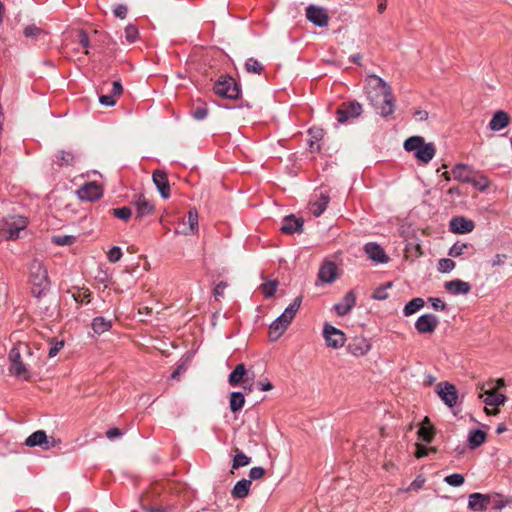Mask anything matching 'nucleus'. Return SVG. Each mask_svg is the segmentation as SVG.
Segmentation results:
<instances>
[{"mask_svg": "<svg viewBox=\"0 0 512 512\" xmlns=\"http://www.w3.org/2000/svg\"><path fill=\"white\" fill-rule=\"evenodd\" d=\"M468 507L474 511H485L489 508V495L473 493L469 496Z\"/></svg>", "mask_w": 512, "mask_h": 512, "instance_id": "25", "label": "nucleus"}, {"mask_svg": "<svg viewBox=\"0 0 512 512\" xmlns=\"http://www.w3.org/2000/svg\"><path fill=\"white\" fill-rule=\"evenodd\" d=\"M425 305V302L422 298L416 297L413 298L411 301H409L403 309V314L405 316H411L417 311H419L421 308H423Z\"/></svg>", "mask_w": 512, "mask_h": 512, "instance_id": "36", "label": "nucleus"}, {"mask_svg": "<svg viewBox=\"0 0 512 512\" xmlns=\"http://www.w3.org/2000/svg\"><path fill=\"white\" fill-rule=\"evenodd\" d=\"M29 282L32 285V294L39 298L50 288L48 271L43 262L39 259H33L28 266Z\"/></svg>", "mask_w": 512, "mask_h": 512, "instance_id": "3", "label": "nucleus"}, {"mask_svg": "<svg viewBox=\"0 0 512 512\" xmlns=\"http://www.w3.org/2000/svg\"><path fill=\"white\" fill-rule=\"evenodd\" d=\"M337 265L332 261H325L319 269L318 277L322 282L332 283L337 279Z\"/></svg>", "mask_w": 512, "mask_h": 512, "instance_id": "20", "label": "nucleus"}, {"mask_svg": "<svg viewBox=\"0 0 512 512\" xmlns=\"http://www.w3.org/2000/svg\"><path fill=\"white\" fill-rule=\"evenodd\" d=\"M347 350L353 356L361 357L371 350V343L363 336H355L349 341Z\"/></svg>", "mask_w": 512, "mask_h": 512, "instance_id": "13", "label": "nucleus"}, {"mask_svg": "<svg viewBox=\"0 0 512 512\" xmlns=\"http://www.w3.org/2000/svg\"><path fill=\"white\" fill-rule=\"evenodd\" d=\"M362 111V105L355 100L343 102L336 110V119L338 123L345 124L350 120L358 118Z\"/></svg>", "mask_w": 512, "mask_h": 512, "instance_id": "7", "label": "nucleus"}, {"mask_svg": "<svg viewBox=\"0 0 512 512\" xmlns=\"http://www.w3.org/2000/svg\"><path fill=\"white\" fill-rule=\"evenodd\" d=\"M364 251L369 259L377 263H387L389 257L384 249L375 242H369L364 246Z\"/></svg>", "mask_w": 512, "mask_h": 512, "instance_id": "16", "label": "nucleus"}, {"mask_svg": "<svg viewBox=\"0 0 512 512\" xmlns=\"http://www.w3.org/2000/svg\"><path fill=\"white\" fill-rule=\"evenodd\" d=\"M265 469L263 467H253L249 471V480H258L265 475Z\"/></svg>", "mask_w": 512, "mask_h": 512, "instance_id": "55", "label": "nucleus"}, {"mask_svg": "<svg viewBox=\"0 0 512 512\" xmlns=\"http://www.w3.org/2000/svg\"><path fill=\"white\" fill-rule=\"evenodd\" d=\"M27 227V220L22 216H9L0 221V242L16 240L19 234Z\"/></svg>", "mask_w": 512, "mask_h": 512, "instance_id": "5", "label": "nucleus"}, {"mask_svg": "<svg viewBox=\"0 0 512 512\" xmlns=\"http://www.w3.org/2000/svg\"><path fill=\"white\" fill-rule=\"evenodd\" d=\"M99 101L102 105L105 106H114L116 104V98L110 93L107 95H101L99 97Z\"/></svg>", "mask_w": 512, "mask_h": 512, "instance_id": "58", "label": "nucleus"}, {"mask_svg": "<svg viewBox=\"0 0 512 512\" xmlns=\"http://www.w3.org/2000/svg\"><path fill=\"white\" fill-rule=\"evenodd\" d=\"M444 481L450 486L459 487L464 483L465 479L463 475L455 473L446 476L444 478Z\"/></svg>", "mask_w": 512, "mask_h": 512, "instance_id": "48", "label": "nucleus"}, {"mask_svg": "<svg viewBox=\"0 0 512 512\" xmlns=\"http://www.w3.org/2000/svg\"><path fill=\"white\" fill-rule=\"evenodd\" d=\"M479 397L483 398V402L486 406H492L497 409L499 406L504 405L507 399L504 394L492 390L485 391L484 394H480Z\"/></svg>", "mask_w": 512, "mask_h": 512, "instance_id": "26", "label": "nucleus"}, {"mask_svg": "<svg viewBox=\"0 0 512 512\" xmlns=\"http://www.w3.org/2000/svg\"><path fill=\"white\" fill-rule=\"evenodd\" d=\"M451 173L453 179L463 183H470L471 178L474 175V170L467 164L458 163L451 169Z\"/></svg>", "mask_w": 512, "mask_h": 512, "instance_id": "19", "label": "nucleus"}, {"mask_svg": "<svg viewBox=\"0 0 512 512\" xmlns=\"http://www.w3.org/2000/svg\"><path fill=\"white\" fill-rule=\"evenodd\" d=\"M436 148L434 143H424L422 147L414 153V156L417 158L418 161L427 164L429 163L433 157L435 156Z\"/></svg>", "mask_w": 512, "mask_h": 512, "instance_id": "29", "label": "nucleus"}, {"mask_svg": "<svg viewBox=\"0 0 512 512\" xmlns=\"http://www.w3.org/2000/svg\"><path fill=\"white\" fill-rule=\"evenodd\" d=\"M244 68L248 73L261 74L264 70L263 65L255 58H248L244 64Z\"/></svg>", "mask_w": 512, "mask_h": 512, "instance_id": "42", "label": "nucleus"}, {"mask_svg": "<svg viewBox=\"0 0 512 512\" xmlns=\"http://www.w3.org/2000/svg\"><path fill=\"white\" fill-rule=\"evenodd\" d=\"M323 337L325 339L326 345L333 349H339L343 347L346 342L345 333L330 324L324 325Z\"/></svg>", "mask_w": 512, "mask_h": 512, "instance_id": "8", "label": "nucleus"}, {"mask_svg": "<svg viewBox=\"0 0 512 512\" xmlns=\"http://www.w3.org/2000/svg\"><path fill=\"white\" fill-rule=\"evenodd\" d=\"M152 180L160 195L164 199H168L170 197V185L167 173L163 170H155L152 174Z\"/></svg>", "mask_w": 512, "mask_h": 512, "instance_id": "15", "label": "nucleus"}, {"mask_svg": "<svg viewBox=\"0 0 512 512\" xmlns=\"http://www.w3.org/2000/svg\"><path fill=\"white\" fill-rule=\"evenodd\" d=\"M425 141L424 138L421 136H411L404 142V149L408 152H414L418 151L422 145H424Z\"/></svg>", "mask_w": 512, "mask_h": 512, "instance_id": "37", "label": "nucleus"}, {"mask_svg": "<svg viewBox=\"0 0 512 512\" xmlns=\"http://www.w3.org/2000/svg\"><path fill=\"white\" fill-rule=\"evenodd\" d=\"M302 297H296L293 302L276 318L269 327L272 340H277L288 328L300 308Z\"/></svg>", "mask_w": 512, "mask_h": 512, "instance_id": "4", "label": "nucleus"}, {"mask_svg": "<svg viewBox=\"0 0 512 512\" xmlns=\"http://www.w3.org/2000/svg\"><path fill=\"white\" fill-rule=\"evenodd\" d=\"M392 286L391 282L386 283L383 286L376 288L372 294V298L376 300H385L388 298L387 289Z\"/></svg>", "mask_w": 512, "mask_h": 512, "instance_id": "47", "label": "nucleus"}, {"mask_svg": "<svg viewBox=\"0 0 512 512\" xmlns=\"http://www.w3.org/2000/svg\"><path fill=\"white\" fill-rule=\"evenodd\" d=\"M250 487H251V480L242 479L234 485V487L231 491V495L233 498L243 499L248 496Z\"/></svg>", "mask_w": 512, "mask_h": 512, "instance_id": "31", "label": "nucleus"}, {"mask_svg": "<svg viewBox=\"0 0 512 512\" xmlns=\"http://www.w3.org/2000/svg\"><path fill=\"white\" fill-rule=\"evenodd\" d=\"M138 35H139L138 28L135 25L129 24L125 28V38H126L127 42L134 43L137 40Z\"/></svg>", "mask_w": 512, "mask_h": 512, "instance_id": "50", "label": "nucleus"}, {"mask_svg": "<svg viewBox=\"0 0 512 512\" xmlns=\"http://www.w3.org/2000/svg\"><path fill=\"white\" fill-rule=\"evenodd\" d=\"M486 441V433L480 429L472 430L468 436V446L474 450Z\"/></svg>", "mask_w": 512, "mask_h": 512, "instance_id": "32", "label": "nucleus"}, {"mask_svg": "<svg viewBox=\"0 0 512 512\" xmlns=\"http://www.w3.org/2000/svg\"><path fill=\"white\" fill-rule=\"evenodd\" d=\"M425 483V479L419 475L417 476L413 481L412 483L410 484V486L408 487V491H411V490H418V489H421L423 487Z\"/></svg>", "mask_w": 512, "mask_h": 512, "instance_id": "61", "label": "nucleus"}, {"mask_svg": "<svg viewBox=\"0 0 512 512\" xmlns=\"http://www.w3.org/2000/svg\"><path fill=\"white\" fill-rule=\"evenodd\" d=\"M366 83L367 96L377 113L382 117L393 114L395 104L391 87L377 75L368 76Z\"/></svg>", "mask_w": 512, "mask_h": 512, "instance_id": "1", "label": "nucleus"}, {"mask_svg": "<svg viewBox=\"0 0 512 512\" xmlns=\"http://www.w3.org/2000/svg\"><path fill=\"white\" fill-rule=\"evenodd\" d=\"M23 34L26 38H31L34 40H40L46 36L45 31L34 24L25 27Z\"/></svg>", "mask_w": 512, "mask_h": 512, "instance_id": "39", "label": "nucleus"}, {"mask_svg": "<svg viewBox=\"0 0 512 512\" xmlns=\"http://www.w3.org/2000/svg\"><path fill=\"white\" fill-rule=\"evenodd\" d=\"M506 502L501 498L500 495H489V507L495 510H500L505 507Z\"/></svg>", "mask_w": 512, "mask_h": 512, "instance_id": "51", "label": "nucleus"}, {"mask_svg": "<svg viewBox=\"0 0 512 512\" xmlns=\"http://www.w3.org/2000/svg\"><path fill=\"white\" fill-rule=\"evenodd\" d=\"M230 409L233 413L240 411L245 404V397L241 392H232L230 394Z\"/></svg>", "mask_w": 512, "mask_h": 512, "instance_id": "38", "label": "nucleus"}, {"mask_svg": "<svg viewBox=\"0 0 512 512\" xmlns=\"http://www.w3.org/2000/svg\"><path fill=\"white\" fill-rule=\"evenodd\" d=\"M437 394L441 400L449 407L456 405L458 400V392L453 384L442 382L437 385Z\"/></svg>", "mask_w": 512, "mask_h": 512, "instance_id": "12", "label": "nucleus"}, {"mask_svg": "<svg viewBox=\"0 0 512 512\" xmlns=\"http://www.w3.org/2000/svg\"><path fill=\"white\" fill-rule=\"evenodd\" d=\"M133 203L136 207V218H143L154 211V204L144 195H138Z\"/></svg>", "mask_w": 512, "mask_h": 512, "instance_id": "22", "label": "nucleus"}, {"mask_svg": "<svg viewBox=\"0 0 512 512\" xmlns=\"http://www.w3.org/2000/svg\"><path fill=\"white\" fill-rule=\"evenodd\" d=\"M428 302L436 311H444L446 309V304L440 298L430 297Z\"/></svg>", "mask_w": 512, "mask_h": 512, "instance_id": "56", "label": "nucleus"}, {"mask_svg": "<svg viewBox=\"0 0 512 512\" xmlns=\"http://www.w3.org/2000/svg\"><path fill=\"white\" fill-rule=\"evenodd\" d=\"M437 268L442 273H448L455 268V262L449 258H443L439 260Z\"/></svg>", "mask_w": 512, "mask_h": 512, "instance_id": "49", "label": "nucleus"}, {"mask_svg": "<svg viewBox=\"0 0 512 512\" xmlns=\"http://www.w3.org/2000/svg\"><path fill=\"white\" fill-rule=\"evenodd\" d=\"M445 289L454 294H468L471 290V285L468 282L462 281L460 279L451 280L445 283Z\"/></svg>", "mask_w": 512, "mask_h": 512, "instance_id": "27", "label": "nucleus"}, {"mask_svg": "<svg viewBox=\"0 0 512 512\" xmlns=\"http://www.w3.org/2000/svg\"><path fill=\"white\" fill-rule=\"evenodd\" d=\"M439 324L437 316L431 313L421 315L415 322V328L420 334H432Z\"/></svg>", "mask_w": 512, "mask_h": 512, "instance_id": "11", "label": "nucleus"}, {"mask_svg": "<svg viewBox=\"0 0 512 512\" xmlns=\"http://www.w3.org/2000/svg\"><path fill=\"white\" fill-rule=\"evenodd\" d=\"M227 287V284L223 281L219 282L215 288H214V291H213V294H214V297L216 300H219L220 298L223 297L224 295V290L226 289Z\"/></svg>", "mask_w": 512, "mask_h": 512, "instance_id": "59", "label": "nucleus"}, {"mask_svg": "<svg viewBox=\"0 0 512 512\" xmlns=\"http://www.w3.org/2000/svg\"><path fill=\"white\" fill-rule=\"evenodd\" d=\"M510 121H511V118L507 112H505L503 110H498L492 116V118L489 122V128L492 131H500V130L506 128L510 124Z\"/></svg>", "mask_w": 512, "mask_h": 512, "instance_id": "23", "label": "nucleus"}, {"mask_svg": "<svg viewBox=\"0 0 512 512\" xmlns=\"http://www.w3.org/2000/svg\"><path fill=\"white\" fill-rule=\"evenodd\" d=\"M470 184L479 191H485L490 186V181L485 175L479 174L477 176H472Z\"/></svg>", "mask_w": 512, "mask_h": 512, "instance_id": "41", "label": "nucleus"}, {"mask_svg": "<svg viewBox=\"0 0 512 512\" xmlns=\"http://www.w3.org/2000/svg\"><path fill=\"white\" fill-rule=\"evenodd\" d=\"M472 247L470 244H467V243H461V242H456L450 249H449V252H448V255L451 256V257H459L461 256L462 254H464L465 250Z\"/></svg>", "mask_w": 512, "mask_h": 512, "instance_id": "45", "label": "nucleus"}, {"mask_svg": "<svg viewBox=\"0 0 512 512\" xmlns=\"http://www.w3.org/2000/svg\"><path fill=\"white\" fill-rule=\"evenodd\" d=\"M112 322L110 320L105 319L104 317H95L92 321V329L97 334H102L111 329Z\"/></svg>", "mask_w": 512, "mask_h": 512, "instance_id": "35", "label": "nucleus"}, {"mask_svg": "<svg viewBox=\"0 0 512 512\" xmlns=\"http://www.w3.org/2000/svg\"><path fill=\"white\" fill-rule=\"evenodd\" d=\"M192 116L196 120H203L208 115V108L205 103L199 102L198 105H196L191 112Z\"/></svg>", "mask_w": 512, "mask_h": 512, "instance_id": "44", "label": "nucleus"}, {"mask_svg": "<svg viewBox=\"0 0 512 512\" xmlns=\"http://www.w3.org/2000/svg\"><path fill=\"white\" fill-rule=\"evenodd\" d=\"M416 447H417L416 452H415V456H416V458H422V457H425V456H427V455H428V453H429L430 451H433V452L435 451V449H434V448H427V447H425V446H423V445H420V444H417V446H416Z\"/></svg>", "mask_w": 512, "mask_h": 512, "instance_id": "62", "label": "nucleus"}, {"mask_svg": "<svg viewBox=\"0 0 512 512\" xmlns=\"http://www.w3.org/2000/svg\"><path fill=\"white\" fill-rule=\"evenodd\" d=\"M278 281H268L260 286V290L266 298L272 297L277 291Z\"/></svg>", "mask_w": 512, "mask_h": 512, "instance_id": "43", "label": "nucleus"}, {"mask_svg": "<svg viewBox=\"0 0 512 512\" xmlns=\"http://www.w3.org/2000/svg\"><path fill=\"white\" fill-rule=\"evenodd\" d=\"M330 202V197L326 192H321L319 197L310 203V212L319 217L327 208Z\"/></svg>", "mask_w": 512, "mask_h": 512, "instance_id": "28", "label": "nucleus"}, {"mask_svg": "<svg viewBox=\"0 0 512 512\" xmlns=\"http://www.w3.org/2000/svg\"><path fill=\"white\" fill-rule=\"evenodd\" d=\"M233 452H234V457L232 460V469L233 470H238L239 468L245 467L250 464L251 458L248 457L247 455H245L242 450H240L237 447H234Z\"/></svg>", "mask_w": 512, "mask_h": 512, "instance_id": "33", "label": "nucleus"}, {"mask_svg": "<svg viewBox=\"0 0 512 512\" xmlns=\"http://www.w3.org/2000/svg\"><path fill=\"white\" fill-rule=\"evenodd\" d=\"M246 375V368L244 364H238L234 370L230 373L228 382L231 386H237L241 381L244 380Z\"/></svg>", "mask_w": 512, "mask_h": 512, "instance_id": "34", "label": "nucleus"}, {"mask_svg": "<svg viewBox=\"0 0 512 512\" xmlns=\"http://www.w3.org/2000/svg\"><path fill=\"white\" fill-rule=\"evenodd\" d=\"M187 222L188 227H184L183 229H176L175 233L177 234H183V235H190L195 234L198 232V211L196 208H191L188 211L187 215Z\"/></svg>", "mask_w": 512, "mask_h": 512, "instance_id": "24", "label": "nucleus"}, {"mask_svg": "<svg viewBox=\"0 0 512 512\" xmlns=\"http://www.w3.org/2000/svg\"><path fill=\"white\" fill-rule=\"evenodd\" d=\"M56 440L52 437H48L46 432L38 430L32 433L25 441L28 447L40 446L44 450L51 449L56 446Z\"/></svg>", "mask_w": 512, "mask_h": 512, "instance_id": "10", "label": "nucleus"}, {"mask_svg": "<svg viewBox=\"0 0 512 512\" xmlns=\"http://www.w3.org/2000/svg\"><path fill=\"white\" fill-rule=\"evenodd\" d=\"M78 37H79V44L85 49V54H88L89 53L88 47L90 45V40H89L87 33L84 30H80Z\"/></svg>", "mask_w": 512, "mask_h": 512, "instance_id": "57", "label": "nucleus"}, {"mask_svg": "<svg viewBox=\"0 0 512 512\" xmlns=\"http://www.w3.org/2000/svg\"><path fill=\"white\" fill-rule=\"evenodd\" d=\"M107 257H108V260H109L111 263H116V262H118V261L121 259V257H122V251H121L120 247L113 246V247L108 251Z\"/></svg>", "mask_w": 512, "mask_h": 512, "instance_id": "54", "label": "nucleus"}, {"mask_svg": "<svg viewBox=\"0 0 512 512\" xmlns=\"http://www.w3.org/2000/svg\"><path fill=\"white\" fill-rule=\"evenodd\" d=\"M213 91L216 95L230 100H236L240 97V85L229 75H222L215 82Z\"/></svg>", "mask_w": 512, "mask_h": 512, "instance_id": "6", "label": "nucleus"}, {"mask_svg": "<svg viewBox=\"0 0 512 512\" xmlns=\"http://www.w3.org/2000/svg\"><path fill=\"white\" fill-rule=\"evenodd\" d=\"M355 305L356 295L354 292L349 291L345 294L340 302L334 305V310L338 316H345L352 310Z\"/></svg>", "mask_w": 512, "mask_h": 512, "instance_id": "18", "label": "nucleus"}, {"mask_svg": "<svg viewBox=\"0 0 512 512\" xmlns=\"http://www.w3.org/2000/svg\"><path fill=\"white\" fill-rule=\"evenodd\" d=\"M76 155L71 150H60L54 155V163L59 167L72 166L75 163Z\"/></svg>", "mask_w": 512, "mask_h": 512, "instance_id": "30", "label": "nucleus"}, {"mask_svg": "<svg viewBox=\"0 0 512 512\" xmlns=\"http://www.w3.org/2000/svg\"><path fill=\"white\" fill-rule=\"evenodd\" d=\"M63 346H64L63 341H56L49 348L48 356L51 358L55 357Z\"/></svg>", "mask_w": 512, "mask_h": 512, "instance_id": "63", "label": "nucleus"}, {"mask_svg": "<svg viewBox=\"0 0 512 512\" xmlns=\"http://www.w3.org/2000/svg\"><path fill=\"white\" fill-rule=\"evenodd\" d=\"M305 16L307 20L318 27H327L329 24V14L327 9L316 5H309L306 7Z\"/></svg>", "mask_w": 512, "mask_h": 512, "instance_id": "9", "label": "nucleus"}, {"mask_svg": "<svg viewBox=\"0 0 512 512\" xmlns=\"http://www.w3.org/2000/svg\"><path fill=\"white\" fill-rule=\"evenodd\" d=\"M112 214L118 219L128 221L132 215V211L129 207H120L112 209Z\"/></svg>", "mask_w": 512, "mask_h": 512, "instance_id": "46", "label": "nucleus"}, {"mask_svg": "<svg viewBox=\"0 0 512 512\" xmlns=\"http://www.w3.org/2000/svg\"><path fill=\"white\" fill-rule=\"evenodd\" d=\"M450 231L457 234H465L473 231L475 224L465 217H454L450 220Z\"/></svg>", "mask_w": 512, "mask_h": 512, "instance_id": "17", "label": "nucleus"}, {"mask_svg": "<svg viewBox=\"0 0 512 512\" xmlns=\"http://www.w3.org/2000/svg\"><path fill=\"white\" fill-rule=\"evenodd\" d=\"M304 221L294 215L286 216L282 221L281 231L285 234H293L302 232Z\"/></svg>", "mask_w": 512, "mask_h": 512, "instance_id": "21", "label": "nucleus"}, {"mask_svg": "<svg viewBox=\"0 0 512 512\" xmlns=\"http://www.w3.org/2000/svg\"><path fill=\"white\" fill-rule=\"evenodd\" d=\"M123 93V87L120 81H114L112 83V90L110 94L114 95V97H119Z\"/></svg>", "mask_w": 512, "mask_h": 512, "instance_id": "64", "label": "nucleus"}, {"mask_svg": "<svg viewBox=\"0 0 512 512\" xmlns=\"http://www.w3.org/2000/svg\"><path fill=\"white\" fill-rule=\"evenodd\" d=\"M77 195L81 200L92 202L102 197L103 190L96 182H89L77 190Z\"/></svg>", "mask_w": 512, "mask_h": 512, "instance_id": "14", "label": "nucleus"}, {"mask_svg": "<svg viewBox=\"0 0 512 512\" xmlns=\"http://www.w3.org/2000/svg\"><path fill=\"white\" fill-rule=\"evenodd\" d=\"M31 358L32 350L29 344L24 341H15L8 353V369L11 375L21 380H29L31 376L29 361Z\"/></svg>", "mask_w": 512, "mask_h": 512, "instance_id": "2", "label": "nucleus"}, {"mask_svg": "<svg viewBox=\"0 0 512 512\" xmlns=\"http://www.w3.org/2000/svg\"><path fill=\"white\" fill-rule=\"evenodd\" d=\"M74 240L75 238L70 235H58L52 238V242L60 246L71 245Z\"/></svg>", "mask_w": 512, "mask_h": 512, "instance_id": "52", "label": "nucleus"}, {"mask_svg": "<svg viewBox=\"0 0 512 512\" xmlns=\"http://www.w3.org/2000/svg\"><path fill=\"white\" fill-rule=\"evenodd\" d=\"M429 423V419L426 417L423 424L418 430V436L421 440L430 443L434 438V430L431 426H426L425 424Z\"/></svg>", "mask_w": 512, "mask_h": 512, "instance_id": "40", "label": "nucleus"}, {"mask_svg": "<svg viewBox=\"0 0 512 512\" xmlns=\"http://www.w3.org/2000/svg\"><path fill=\"white\" fill-rule=\"evenodd\" d=\"M90 296H91V292L89 291V289H82V290H79L77 293L73 294L74 300L78 303H83L85 301L89 302Z\"/></svg>", "mask_w": 512, "mask_h": 512, "instance_id": "53", "label": "nucleus"}, {"mask_svg": "<svg viewBox=\"0 0 512 512\" xmlns=\"http://www.w3.org/2000/svg\"><path fill=\"white\" fill-rule=\"evenodd\" d=\"M128 9L125 5L119 4L113 9L115 17L125 19L127 16Z\"/></svg>", "mask_w": 512, "mask_h": 512, "instance_id": "60", "label": "nucleus"}]
</instances>
